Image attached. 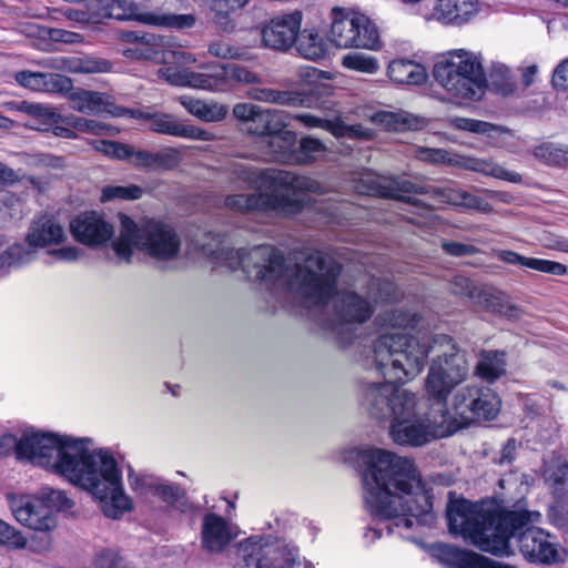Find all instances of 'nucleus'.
Returning a JSON list of instances; mask_svg holds the SVG:
<instances>
[{
  "mask_svg": "<svg viewBox=\"0 0 568 568\" xmlns=\"http://www.w3.org/2000/svg\"><path fill=\"white\" fill-rule=\"evenodd\" d=\"M429 354H435L426 378V392L435 400L442 425L449 426V434L478 419H494L500 409L497 394L483 386H463L447 396L468 375V364L448 335L432 339L412 336H383L376 346V358L386 376L395 379H413L425 366Z\"/></svg>",
  "mask_w": 568,
  "mask_h": 568,
  "instance_id": "1",
  "label": "nucleus"
},
{
  "mask_svg": "<svg viewBox=\"0 0 568 568\" xmlns=\"http://www.w3.org/2000/svg\"><path fill=\"white\" fill-rule=\"evenodd\" d=\"M90 443L88 438L31 430L16 442V456L88 490L101 501L105 516L118 518L131 509V500L122 485V473L109 449H91Z\"/></svg>",
  "mask_w": 568,
  "mask_h": 568,
  "instance_id": "2",
  "label": "nucleus"
},
{
  "mask_svg": "<svg viewBox=\"0 0 568 568\" xmlns=\"http://www.w3.org/2000/svg\"><path fill=\"white\" fill-rule=\"evenodd\" d=\"M501 503L506 504L450 500L446 510L449 531L497 557L513 555L510 539L516 538L519 551L527 560L548 565L557 562V545L548 532L532 525L539 520L540 514L527 510L520 500L511 504L510 498H505Z\"/></svg>",
  "mask_w": 568,
  "mask_h": 568,
  "instance_id": "3",
  "label": "nucleus"
},
{
  "mask_svg": "<svg viewBox=\"0 0 568 568\" xmlns=\"http://www.w3.org/2000/svg\"><path fill=\"white\" fill-rule=\"evenodd\" d=\"M212 240L214 246L203 245L204 254L230 270L241 267L248 280L271 291L283 290L305 306L323 305L336 291L342 267L328 253L304 252L292 264L271 245L234 250L217 237Z\"/></svg>",
  "mask_w": 568,
  "mask_h": 568,
  "instance_id": "4",
  "label": "nucleus"
},
{
  "mask_svg": "<svg viewBox=\"0 0 568 568\" xmlns=\"http://www.w3.org/2000/svg\"><path fill=\"white\" fill-rule=\"evenodd\" d=\"M363 498L367 510L387 521L388 534L404 536L433 507L415 463L382 448L358 450Z\"/></svg>",
  "mask_w": 568,
  "mask_h": 568,
  "instance_id": "5",
  "label": "nucleus"
},
{
  "mask_svg": "<svg viewBox=\"0 0 568 568\" xmlns=\"http://www.w3.org/2000/svg\"><path fill=\"white\" fill-rule=\"evenodd\" d=\"M119 219L120 235L112 242V247L121 261L130 263L133 248L160 262H171L179 257L182 242L171 225L154 219L136 223L124 214H120Z\"/></svg>",
  "mask_w": 568,
  "mask_h": 568,
  "instance_id": "6",
  "label": "nucleus"
},
{
  "mask_svg": "<svg viewBox=\"0 0 568 568\" xmlns=\"http://www.w3.org/2000/svg\"><path fill=\"white\" fill-rule=\"evenodd\" d=\"M223 172L231 184L243 189L267 190L276 194L292 193L293 196L296 193H324V187L313 178L284 170L261 169L246 161L231 160Z\"/></svg>",
  "mask_w": 568,
  "mask_h": 568,
  "instance_id": "7",
  "label": "nucleus"
},
{
  "mask_svg": "<svg viewBox=\"0 0 568 568\" xmlns=\"http://www.w3.org/2000/svg\"><path fill=\"white\" fill-rule=\"evenodd\" d=\"M436 82L456 98L479 100L487 87L480 58L459 49L449 52L434 64Z\"/></svg>",
  "mask_w": 568,
  "mask_h": 568,
  "instance_id": "8",
  "label": "nucleus"
},
{
  "mask_svg": "<svg viewBox=\"0 0 568 568\" xmlns=\"http://www.w3.org/2000/svg\"><path fill=\"white\" fill-rule=\"evenodd\" d=\"M95 2L91 14L81 13V21L87 23H101L104 19L136 20L141 23L185 31L195 26L193 14H171L141 12L139 7L130 0H92Z\"/></svg>",
  "mask_w": 568,
  "mask_h": 568,
  "instance_id": "9",
  "label": "nucleus"
},
{
  "mask_svg": "<svg viewBox=\"0 0 568 568\" xmlns=\"http://www.w3.org/2000/svg\"><path fill=\"white\" fill-rule=\"evenodd\" d=\"M433 408L429 417L416 414V396L404 397V407L392 418L389 435L398 445L423 446L437 437L449 434V426L442 425Z\"/></svg>",
  "mask_w": 568,
  "mask_h": 568,
  "instance_id": "10",
  "label": "nucleus"
},
{
  "mask_svg": "<svg viewBox=\"0 0 568 568\" xmlns=\"http://www.w3.org/2000/svg\"><path fill=\"white\" fill-rule=\"evenodd\" d=\"M71 507L72 501L64 493L51 487H42L33 498H16L11 501L16 519L23 526L40 531L55 526V511Z\"/></svg>",
  "mask_w": 568,
  "mask_h": 568,
  "instance_id": "11",
  "label": "nucleus"
},
{
  "mask_svg": "<svg viewBox=\"0 0 568 568\" xmlns=\"http://www.w3.org/2000/svg\"><path fill=\"white\" fill-rule=\"evenodd\" d=\"M67 240L62 224L50 215H42L33 220L27 234L29 247L16 243L0 254V272L11 267L26 265L36 258L31 247H48L59 245Z\"/></svg>",
  "mask_w": 568,
  "mask_h": 568,
  "instance_id": "12",
  "label": "nucleus"
},
{
  "mask_svg": "<svg viewBox=\"0 0 568 568\" xmlns=\"http://www.w3.org/2000/svg\"><path fill=\"white\" fill-rule=\"evenodd\" d=\"M389 335V333H386ZM385 336V334L379 335L374 342L373 353H374V363L376 369L384 376L386 382L383 383H372L364 387L362 394V407L376 419H386L393 418L400 408L404 407V397H415L414 393H410L404 388H400L395 385V383H405L408 379H395L386 376L383 373L382 367H379L376 358V346L378 341ZM390 336H395V334H390ZM396 336H408L407 334H396Z\"/></svg>",
  "mask_w": 568,
  "mask_h": 568,
  "instance_id": "13",
  "label": "nucleus"
},
{
  "mask_svg": "<svg viewBox=\"0 0 568 568\" xmlns=\"http://www.w3.org/2000/svg\"><path fill=\"white\" fill-rule=\"evenodd\" d=\"M354 189L365 195L403 200L410 204H418L419 200L402 194H424L428 191L404 178L384 176L371 170H363L353 176Z\"/></svg>",
  "mask_w": 568,
  "mask_h": 568,
  "instance_id": "14",
  "label": "nucleus"
},
{
  "mask_svg": "<svg viewBox=\"0 0 568 568\" xmlns=\"http://www.w3.org/2000/svg\"><path fill=\"white\" fill-rule=\"evenodd\" d=\"M226 209L237 213L276 212L284 215L298 213L303 201L291 194L252 193L233 194L224 200Z\"/></svg>",
  "mask_w": 568,
  "mask_h": 568,
  "instance_id": "15",
  "label": "nucleus"
},
{
  "mask_svg": "<svg viewBox=\"0 0 568 568\" xmlns=\"http://www.w3.org/2000/svg\"><path fill=\"white\" fill-rule=\"evenodd\" d=\"M293 51L307 60H320L337 49H367L377 51L382 48L379 38H293Z\"/></svg>",
  "mask_w": 568,
  "mask_h": 568,
  "instance_id": "16",
  "label": "nucleus"
},
{
  "mask_svg": "<svg viewBox=\"0 0 568 568\" xmlns=\"http://www.w3.org/2000/svg\"><path fill=\"white\" fill-rule=\"evenodd\" d=\"M242 556L247 568H292L297 558L295 548L286 545H262L247 539L241 545Z\"/></svg>",
  "mask_w": 568,
  "mask_h": 568,
  "instance_id": "17",
  "label": "nucleus"
},
{
  "mask_svg": "<svg viewBox=\"0 0 568 568\" xmlns=\"http://www.w3.org/2000/svg\"><path fill=\"white\" fill-rule=\"evenodd\" d=\"M70 232L80 244L98 248L111 242L115 230L103 214L90 211L83 212L71 220Z\"/></svg>",
  "mask_w": 568,
  "mask_h": 568,
  "instance_id": "18",
  "label": "nucleus"
},
{
  "mask_svg": "<svg viewBox=\"0 0 568 568\" xmlns=\"http://www.w3.org/2000/svg\"><path fill=\"white\" fill-rule=\"evenodd\" d=\"M70 108L88 115L109 113L113 116L126 115V108L116 106L105 93L78 88L68 91Z\"/></svg>",
  "mask_w": 568,
  "mask_h": 568,
  "instance_id": "19",
  "label": "nucleus"
},
{
  "mask_svg": "<svg viewBox=\"0 0 568 568\" xmlns=\"http://www.w3.org/2000/svg\"><path fill=\"white\" fill-rule=\"evenodd\" d=\"M332 36H343L353 32L355 36H375L379 32L377 24L366 14L361 12L334 7L331 11Z\"/></svg>",
  "mask_w": 568,
  "mask_h": 568,
  "instance_id": "20",
  "label": "nucleus"
},
{
  "mask_svg": "<svg viewBox=\"0 0 568 568\" xmlns=\"http://www.w3.org/2000/svg\"><path fill=\"white\" fill-rule=\"evenodd\" d=\"M129 483L133 490L140 494L151 493L158 495L166 504L185 511L183 507L184 491L178 485L169 484L151 475H134L132 471L129 474Z\"/></svg>",
  "mask_w": 568,
  "mask_h": 568,
  "instance_id": "21",
  "label": "nucleus"
},
{
  "mask_svg": "<svg viewBox=\"0 0 568 568\" xmlns=\"http://www.w3.org/2000/svg\"><path fill=\"white\" fill-rule=\"evenodd\" d=\"M334 310L346 323H364L374 311L368 300L352 291H343L335 296Z\"/></svg>",
  "mask_w": 568,
  "mask_h": 568,
  "instance_id": "22",
  "label": "nucleus"
},
{
  "mask_svg": "<svg viewBox=\"0 0 568 568\" xmlns=\"http://www.w3.org/2000/svg\"><path fill=\"white\" fill-rule=\"evenodd\" d=\"M477 12L478 3L475 0H437L432 10V19L442 24L460 26Z\"/></svg>",
  "mask_w": 568,
  "mask_h": 568,
  "instance_id": "23",
  "label": "nucleus"
},
{
  "mask_svg": "<svg viewBox=\"0 0 568 568\" xmlns=\"http://www.w3.org/2000/svg\"><path fill=\"white\" fill-rule=\"evenodd\" d=\"M232 539L231 528L223 517L213 513L204 516L201 529V541L204 549L210 552H220Z\"/></svg>",
  "mask_w": 568,
  "mask_h": 568,
  "instance_id": "24",
  "label": "nucleus"
},
{
  "mask_svg": "<svg viewBox=\"0 0 568 568\" xmlns=\"http://www.w3.org/2000/svg\"><path fill=\"white\" fill-rule=\"evenodd\" d=\"M161 77H163L169 83L180 87H191L195 89H204L211 91H217L221 87L219 80H216L215 67L209 73L194 72L189 69H178L169 67L160 70Z\"/></svg>",
  "mask_w": 568,
  "mask_h": 568,
  "instance_id": "25",
  "label": "nucleus"
},
{
  "mask_svg": "<svg viewBox=\"0 0 568 568\" xmlns=\"http://www.w3.org/2000/svg\"><path fill=\"white\" fill-rule=\"evenodd\" d=\"M378 323L382 327H384L386 331L384 334H407L409 333L405 332L407 329H413L418 324L420 317L417 313L412 312L409 310L399 307L394 310H387L378 315ZM383 335V333L381 334ZM440 334L435 335H427V334H418V335H412V337L418 338V339H432L433 337H437Z\"/></svg>",
  "mask_w": 568,
  "mask_h": 568,
  "instance_id": "26",
  "label": "nucleus"
},
{
  "mask_svg": "<svg viewBox=\"0 0 568 568\" xmlns=\"http://www.w3.org/2000/svg\"><path fill=\"white\" fill-rule=\"evenodd\" d=\"M16 80L22 87L34 91H55L62 93L72 89L71 79L58 73L20 71L16 74Z\"/></svg>",
  "mask_w": 568,
  "mask_h": 568,
  "instance_id": "27",
  "label": "nucleus"
},
{
  "mask_svg": "<svg viewBox=\"0 0 568 568\" xmlns=\"http://www.w3.org/2000/svg\"><path fill=\"white\" fill-rule=\"evenodd\" d=\"M496 256L505 263L521 265L524 267L531 268L541 273H547L557 276H561L567 273V266L561 263L549 260L523 256L509 250H500L496 253Z\"/></svg>",
  "mask_w": 568,
  "mask_h": 568,
  "instance_id": "28",
  "label": "nucleus"
},
{
  "mask_svg": "<svg viewBox=\"0 0 568 568\" xmlns=\"http://www.w3.org/2000/svg\"><path fill=\"white\" fill-rule=\"evenodd\" d=\"M474 302L508 318H518L520 314V310L509 302V297L494 287H480Z\"/></svg>",
  "mask_w": 568,
  "mask_h": 568,
  "instance_id": "29",
  "label": "nucleus"
},
{
  "mask_svg": "<svg viewBox=\"0 0 568 568\" xmlns=\"http://www.w3.org/2000/svg\"><path fill=\"white\" fill-rule=\"evenodd\" d=\"M296 119L308 128H323L336 138H364L366 132L362 125H348L339 119L326 120L310 113L298 114Z\"/></svg>",
  "mask_w": 568,
  "mask_h": 568,
  "instance_id": "30",
  "label": "nucleus"
},
{
  "mask_svg": "<svg viewBox=\"0 0 568 568\" xmlns=\"http://www.w3.org/2000/svg\"><path fill=\"white\" fill-rule=\"evenodd\" d=\"M296 134L293 131L282 129L267 140V146L270 154L275 161L283 162L286 164H294V158L296 153Z\"/></svg>",
  "mask_w": 568,
  "mask_h": 568,
  "instance_id": "31",
  "label": "nucleus"
},
{
  "mask_svg": "<svg viewBox=\"0 0 568 568\" xmlns=\"http://www.w3.org/2000/svg\"><path fill=\"white\" fill-rule=\"evenodd\" d=\"M286 125L285 115L282 111L262 109L260 106L252 124L247 126V131L256 135L265 136L267 140Z\"/></svg>",
  "mask_w": 568,
  "mask_h": 568,
  "instance_id": "32",
  "label": "nucleus"
},
{
  "mask_svg": "<svg viewBox=\"0 0 568 568\" xmlns=\"http://www.w3.org/2000/svg\"><path fill=\"white\" fill-rule=\"evenodd\" d=\"M179 102L189 113L205 122L221 121L227 114L226 106L217 102H206L190 95H181Z\"/></svg>",
  "mask_w": 568,
  "mask_h": 568,
  "instance_id": "33",
  "label": "nucleus"
},
{
  "mask_svg": "<svg viewBox=\"0 0 568 568\" xmlns=\"http://www.w3.org/2000/svg\"><path fill=\"white\" fill-rule=\"evenodd\" d=\"M389 78L402 84L419 85L427 80L423 65L407 60H395L388 65Z\"/></svg>",
  "mask_w": 568,
  "mask_h": 568,
  "instance_id": "34",
  "label": "nucleus"
},
{
  "mask_svg": "<svg viewBox=\"0 0 568 568\" xmlns=\"http://www.w3.org/2000/svg\"><path fill=\"white\" fill-rule=\"evenodd\" d=\"M126 115L134 119H144L150 121L151 129L161 134L181 136L183 123L174 115L166 113H151L140 110L128 109Z\"/></svg>",
  "mask_w": 568,
  "mask_h": 568,
  "instance_id": "35",
  "label": "nucleus"
},
{
  "mask_svg": "<svg viewBox=\"0 0 568 568\" xmlns=\"http://www.w3.org/2000/svg\"><path fill=\"white\" fill-rule=\"evenodd\" d=\"M455 164H458L466 170H470L474 172H479L485 175L494 176L500 180H505L511 183H520L521 182V175L517 172L509 171L505 169L501 165L491 163L487 160L481 159H475V158H467L463 161L455 162Z\"/></svg>",
  "mask_w": 568,
  "mask_h": 568,
  "instance_id": "36",
  "label": "nucleus"
},
{
  "mask_svg": "<svg viewBox=\"0 0 568 568\" xmlns=\"http://www.w3.org/2000/svg\"><path fill=\"white\" fill-rule=\"evenodd\" d=\"M479 377L494 382L506 373V354L499 351H485L476 366Z\"/></svg>",
  "mask_w": 568,
  "mask_h": 568,
  "instance_id": "37",
  "label": "nucleus"
},
{
  "mask_svg": "<svg viewBox=\"0 0 568 568\" xmlns=\"http://www.w3.org/2000/svg\"><path fill=\"white\" fill-rule=\"evenodd\" d=\"M215 69L216 80L221 85L217 91H225L234 83L252 84L261 82L255 73L237 64L219 65Z\"/></svg>",
  "mask_w": 568,
  "mask_h": 568,
  "instance_id": "38",
  "label": "nucleus"
},
{
  "mask_svg": "<svg viewBox=\"0 0 568 568\" xmlns=\"http://www.w3.org/2000/svg\"><path fill=\"white\" fill-rule=\"evenodd\" d=\"M129 39L133 40L135 48L126 50L125 53L136 59L152 60L158 63H170L172 61H180L181 58L184 55V52L181 51L161 50L154 48L153 45H150L148 42L139 41L143 40L144 38Z\"/></svg>",
  "mask_w": 568,
  "mask_h": 568,
  "instance_id": "39",
  "label": "nucleus"
},
{
  "mask_svg": "<svg viewBox=\"0 0 568 568\" xmlns=\"http://www.w3.org/2000/svg\"><path fill=\"white\" fill-rule=\"evenodd\" d=\"M303 14L301 11H293L280 14L271 19L263 30V36H298L302 26Z\"/></svg>",
  "mask_w": 568,
  "mask_h": 568,
  "instance_id": "40",
  "label": "nucleus"
},
{
  "mask_svg": "<svg viewBox=\"0 0 568 568\" xmlns=\"http://www.w3.org/2000/svg\"><path fill=\"white\" fill-rule=\"evenodd\" d=\"M534 156L549 166H568V145L542 142L532 150Z\"/></svg>",
  "mask_w": 568,
  "mask_h": 568,
  "instance_id": "41",
  "label": "nucleus"
},
{
  "mask_svg": "<svg viewBox=\"0 0 568 568\" xmlns=\"http://www.w3.org/2000/svg\"><path fill=\"white\" fill-rule=\"evenodd\" d=\"M326 145L313 136H304L296 141L294 164H311L326 152Z\"/></svg>",
  "mask_w": 568,
  "mask_h": 568,
  "instance_id": "42",
  "label": "nucleus"
},
{
  "mask_svg": "<svg viewBox=\"0 0 568 568\" xmlns=\"http://www.w3.org/2000/svg\"><path fill=\"white\" fill-rule=\"evenodd\" d=\"M247 2L248 0H213L214 22L221 27L222 32L229 33L234 30L230 12L243 8Z\"/></svg>",
  "mask_w": 568,
  "mask_h": 568,
  "instance_id": "43",
  "label": "nucleus"
},
{
  "mask_svg": "<svg viewBox=\"0 0 568 568\" xmlns=\"http://www.w3.org/2000/svg\"><path fill=\"white\" fill-rule=\"evenodd\" d=\"M378 116L379 121L386 126L387 130H417L423 125V122L418 118L406 112H385L381 113Z\"/></svg>",
  "mask_w": 568,
  "mask_h": 568,
  "instance_id": "44",
  "label": "nucleus"
},
{
  "mask_svg": "<svg viewBox=\"0 0 568 568\" xmlns=\"http://www.w3.org/2000/svg\"><path fill=\"white\" fill-rule=\"evenodd\" d=\"M342 64L346 69L369 74L378 70V62L375 58L358 51H351L345 54L342 59Z\"/></svg>",
  "mask_w": 568,
  "mask_h": 568,
  "instance_id": "45",
  "label": "nucleus"
},
{
  "mask_svg": "<svg viewBox=\"0 0 568 568\" xmlns=\"http://www.w3.org/2000/svg\"><path fill=\"white\" fill-rule=\"evenodd\" d=\"M247 94L253 100L281 105H292L295 104L297 101V98L294 97L291 92L277 91L273 89L252 88L248 90Z\"/></svg>",
  "mask_w": 568,
  "mask_h": 568,
  "instance_id": "46",
  "label": "nucleus"
},
{
  "mask_svg": "<svg viewBox=\"0 0 568 568\" xmlns=\"http://www.w3.org/2000/svg\"><path fill=\"white\" fill-rule=\"evenodd\" d=\"M68 124L83 133L94 135L112 134V128L109 124L97 120L85 119L83 116H70L68 118Z\"/></svg>",
  "mask_w": 568,
  "mask_h": 568,
  "instance_id": "47",
  "label": "nucleus"
},
{
  "mask_svg": "<svg viewBox=\"0 0 568 568\" xmlns=\"http://www.w3.org/2000/svg\"><path fill=\"white\" fill-rule=\"evenodd\" d=\"M143 191L138 185H108L102 189L101 201L108 202L116 199L138 200L142 196Z\"/></svg>",
  "mask_w": 568,
  "mask_h": 568,
  "instance_id": "48",
  "label": "nucleus"
},
{
  "mask_svg": "<svg viewBox=\"0 0 568 568\" xmlns=\"http://www.w3.org/2000/svg\"><path fill=\"white\" fill-rule=\"evenodd\" d=\"M211 54L222 59H248V52L245 49L234 47L229 41L220 39L210 44Z\"/></svg>",
  "mask_w": 568,
  "mask_h": 568,
  "instance_id": "49",
  "label": "nucleus"
},
{
  "mask_svg": "<svg viewBox=\"0 0 568 568\" xmlns=\"http://www.w3.org/2000/svg\"><path fill=\"white\" fill-rule=\"evenodd\" d=\"M93 145L97 151L116 160H126L132 152V146L115 141L97 140Z\"/></svg>",
  "mask_w": 568,
  "mask_h": 568,
  "instance_id": "50",
  "label": "nucleus"
},
{
  "mask_svg": "<svg viewBox=\"0 0 568 568\" xmlns=\"http://www.w3.org/2000/svg\"><path fill=\"white\" fill-rule=\"evenodd\" d=\"M97 568H129L125 559L114 549H101L95 552Z\"/></svg>",
  "mask_w": 568,
  "mask_h": 568,
  "instance_id": "51",
  "label": "nucleus"
},
{
  "mask_svg": "<svg viewBox=\"0 0 568 568\" xmlns=\"http://www.w3.org/2000/svg\"><path fill=\"white\" fill-rule=\"evenodd\" d=\"M111 67L112 64L108 60L87 58L79 60L70 70L80 73H104L109 72Z\"/></svg>",
  "mask_w": 568,
  "mask_h": 568,
  "instance_id": "52",
  "label": "nucleus"
},
{
  "mask_svg": "<svg viewBox=\"0 0 568 568\" xmlns=\"http://www.w3.org/2000/svg\"><path fill=\"white\" fill-rule=\"evenodd\" d=\"M479 288L480 287L476 286L473 281L463 275H456L450 281V291L453 294L462 297H468L473 302L475 301Z\"/></svg>",
  "mask_w": 568,
  "mask_h": 568,
  "instance_id": "53",
  "label": "nucleus"
},
{
  "mask_svg": "<svg viewBox=\"0 0 568 568\" xmlns=\"http://www.w3.org/2000/svg\"><path fill=\"white\" fill-rule=\"evenodd\" d=\"M554 494L560 496L568 491V464H561L551 470L547 477Z\"/></svg>",
  "mask_w": 568,
  "mask_h": 568,
  "instance_id": "54",
  "label": "nucleus"
},
{
  "mask_svg": "<svg viewBox=\"0 0 568 568\" xmlns=\"http://www.w3.org/2000/svg\"><path fill=\"white\" fill-rule=\"evenodd\" d=\"M415 156L418 160L429 163H453L450 154L443 149L420 146L415 150Z\"/></svg>",
  "mask_w": 568,
  "mask_h": 568,
  "instance_id": "55",
  "label": "nucleus"
},
{
  "mask_svg": "<svg viewBox=\"0 0 568 568\" xmlns=\"http://www.w3.org/2000/svg\"><path fill=\"white\" fill-rule=\"evenodd\" d=\"M550 521L560 529H568V499H558L549 509Z\"/></svg>",
  "mask_w": 568,
  "mask_h": 568,
  "instance_id": "56",
  "label": "nucleus"
},
{
  "mask_svg": "<svg viewBox=\"0 0 568 568\" xmlns=\"http://www.w3.org/2000/svg\"><path fill=\"white\" fill-rule=\"evenodd\" d=\"M179 163V152L166 149L154 153V170L172 169Z\"/></svg>",
  "mask_w": 568,
  "mask_h": 568,
  "instance_id": "57",
  "label": "nucleus"
},
{
  "mask_svg": "<svg viewBox=\"0 0 568 568\" xmlns=\"http://www.w3.org/2000/svg\"><path fill=\"white\" fill-rule=\"evenodd\" d=\"M126 160L132 165L140 169L154 170V153L144 150H134L129 154Z\"/></svg>",
  "mask_w": 568,
  "mask_h": 568,
  "instance_id": "58",
  "label": "nucleus"
},
{
  "mask_svg": "<svg viewBox=\"0 0 568 568\" xmlns=\"http://www.w3.org/2000/svg\"><path fill=\"white\" fill-rule=\"evenodd\" d=\"M493 83L500 85L504 91H511L513 84L508 82L509 69L503 63H494L490 70Z\"/></svg>",
  "mask_w": 568,
  "mask_h": 568,
  "instance_id": "59",
  "label": "nucleus"
},
{
  "mask_svg": "<svg viewBox=\"0 0 568 568\" xmlns=\"http://www.w3.org/2000/svg\"><path fill=\"white\" fill-rule=\"evenodd\" d=\"M463 191L464 190L452 189V187L434 189L433 194L442 203L460 206Z\"/></svg>",
  "mask_w": 568,
  "mask_h": 568,
  "instance_id": "60",
  "label": "nucleus"
},
{
  "mask_svg": "<svg viewBox=\"0 0 568 568\" xmlns=\"http://www.w3.org/2000/svg\"><path fill=\"white\" fill-rule=\"evenodd\" d=\"M442 247L447 254L453 256L474 255L477 252L475 246L455 241H445Z\"/></svg>",
  "mask_w": 568,
  "mask_h": 568,
  "instance_id": "61",
  "label": "nucleus"
},
{
  "mask_svg": "<svg viewBox=\"0 0 568 568\" xmlns=\"http://www.w3.org/2000/svg\"><path fill=\"white\" fill-rule=\"evenodd\" d=\"M460 206L470 210H478L480 212H489L491 210L488 202L465 190L463 191Z\"/></svg>",
  "mask_w": 568,
  "mask_h": 568,
  "instance_id": "62",
  "label": "nucleus"
},
{
  "mask_svg": "<svg viewBox=\"0 0 568 568\" xmlns=\"http://www.w3.org/2000/svg\"><path fill=\"white\" fill-rule=\"evenodd\" d=\"M258 108V105H254L251 103H237L233 108V115L240 121L248 123V125H251Z\"/></svg>",
  "mask_w": 568,
  "mask_h": 568,
  "instance_id": "63",
  "label": "nucleus"
},
{
  "mask_svg": "<svg viewBox=\"0 0 568 568\" xmlns=\"http://www.w3.org/2000/svg\"><path fill=\"white\" fill-rule=\"evenodd\" d=\"M261 45L282 52H293V38H261Z\"/></svg>",
  "mask_w": 568,
  "mask_h": 568,
  "instance_id": "64",
  "label": "nucleus"
}]
</instances>
